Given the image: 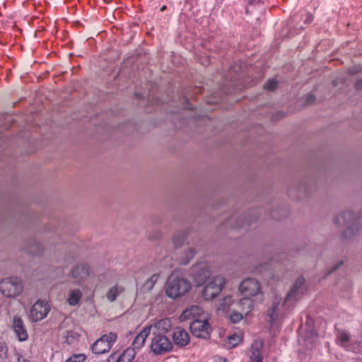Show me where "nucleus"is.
I'll return each instance as SVG.
<instances>
[{
    "label": "nucleus",
    "mask_w": 362,
    "mask_h": 362,
    "mask_svg": "<svg viewBox=\"0 0 362 362\" xmlns=\"http://www.w3.org/2000/svg\"><path fill=\"white\" fill-rule=\"evenodd\" d=\"M304 282L305 279L303 277H299L296 281L294 285L292 286L288 294L286 295L284 302L281 296L276 295L272 300V306L267 311L268 321L272 324L275 322L281 313L284 308L293 305L304 292Z\"/></svg>",
    "instance_id": "f257e3e1"
},
{
    "label": "nucleus",
    "mask_w": 362,
    "mask_h": 362,
    "mask_svg": "<svg viewBox=\"0 0 362 362\" xmlns=\"http://www.w3.org/2000/svg\"><path fill=\"white\" fill-rule=\"evenodd\" d=\"M190 288L191 284L187 279L175 274L170 276L165 286L166 296L173 299L184 296Z\"/></svg>",
    "instance_id": "f03ea898"
},
{
    "label": "nucleus",
    "mask_w": 362,
    "mask_h": 362,
    "mask_svg": "<svg viewBox=\"0 0 362 362\" xmlns=\"http://www.w3.org/2000/svg\"><path fill=\"white\" fill-rule=\"evenodd\" d=\"M23 291V284L16 276L6 277L0 281V293L8 298H15Z\"/></svg>",
    "instance_id": "7ed1b4c3"
},
{
    "label": "nucleus",
    "mask_w": 362,
    "mask_h": 362,
    "mask_svg": "<svg viewBox=\"0 0 362 362\" xmlns=\"http://www.w3.org/2000/svg\"><path fill=\"white\" fill-rule=\"evenodd\" d=\"M334 223L338 225L352 223L344 232L345 239H350L356 235L361 229L360 224L356 221V215L352 211H346L337 215L334 218Z\"/></svg>",
    "instance_id": "20e7f679"
},
{
    "label": "nucleus",
    "mask_w": 362,
    "mask_h": 362,
    "mask_svg": "<svg viewBox=\"0 0 362 362\" xmlns=\"http://www.w3.org/2000/svg\"><path fill=\"white\" fill-rule=\"evenodd\" d=\"M225 279L218 274L209 277L202 290V296L205 300H210L216 297L225 285Z\"/></svg>",
    "instance_id": "39448f33"
},
{
    "label": "nucleus",
    "mask_w": 362,
    "mask_h": 362,
    "mask_svg": "<svg viewBox=\"0 0 362 362\" xmlns=\"http://www.w3.org/2000/svg\"><path fill=\"white\" fill-rule=\"evenodd\" d=\"M150 348L154 355H163L172 350L173 343L164 334H153Z\"/></svg>",
    "instance_id": "423d86ee"
},
{
    "label": "nucleus",
    "mask_w": 362,
    "mask_h": 362,
    "mask_svg": "<svg viewBox=\"0 0 362 362\" xmlns=\"http://www.w3.org/2000/svg\"><path fill=\"white\" fill-rule=\"evenodd\" d=\"M258 219V216L256 211H252L247 214L238 216L233 215L228 220L224 222L226 227H230L233 228H240L245 226H250L255 223Z\"/></svg>",
    "instance_id": "0eeeda50"
},
{
    "label": "nucleus",
    "mask_w": 362,
    "mask_h": 362,
    "mask_svg": "<svg viewBox=\"0 0 362 362\" xmlns=\"http://www.w3.org/2000/svg\"><path fill=\"white\" fill-rule=\"evenodd\" d=\"M117 339V334L115 332H110L103 335L92 345L93 353L95 354H103L109 351Z\"/></svg>",
    "instance_id": "6e6552de"
},
{
    "label": "nucleus",
    "mask_w": 362,
    "mask_h": 362,
    "mask_svg": "<svg viewBox=\"0 0 362 362\" xmlns=\"http://www.w3.org/2000/svg\"><path fill=\"white\" fill-rule=\"evenodd\" d=\"M239 291L243 296L253 297L262 294L260 283L255 279L247 278L242 281Z\"/></svg>",
    "instance_id": "1a4fd4ad"
},
{
    "label": "nucleus",
    "mask_w": 362,
    "mask_h": 362,
    "mask_svg": "<svg viewBox=\"0 0 362 362\" xmlns=\"http://www.w3.org/2000/svg\"><path fill=\"white\" fill-rule=\"evenodd\" d=\"M49 310L50 306L47 301L38 300L31 307L29 317L33 322L40 321L47 317Z\"/></svg>",
    "instance_id": "9d476101"
},
{
    "label": "nucleus",
    "mask_w": 362,
    "mask_h": 362,
    "mask_svg": "<svg viewBox=\"0 0 362 362\" xmlns=\"http://www.w3.org/2000/svg\"><path fill=\"white\" fill-rule=\"evenodd\" d=\"M209 316L195 320L190 323L191 332L197 337L206 339L209 337L211 327L208 322Z\"/></svg>",
    "instance_id": "9b49d317"
},
{
    "label": "nucleus",
    "mask_w": 362,
    "mask_h": 362,
    "mask_svg": "<svg viewBox=\"0 0 362 362\" xmlns=\"http://www.w3.org/2000/svg\"><path fill=\"white\" fill-rule=\"evenodd\" d=\"M350 341V334L344 330H338L336 338V343L340 346L344 348L347 351L353 352L362 351V346L361 341H356L355 344H349Z\"/></svg>",
    "instance_id": "f8f14e48"
},
{
    "label": "nucleus",
    "mask_w": 362,
    "mask_h": 362,
    "mask_svg": "<svg viewBox=\"0 0 362 362\" xmlns=\"http://www.w3.org/2000/svg\"><path fill=\"white\" fill-rule=\"evenodd\" d=\"M190 275L196 285L199 286L209 278V271L204 263H198L191 267Z\"/></svg>",
    "instance_id": "ddd939ff"
},
{
    "label": "nucleus",
    "mask_w": 362,
    "mask_h": 362,
    "mask_svg": "<svg viewBox=\"0 0 362 362\" xmlns=\"http://www.w3.org/2000/svg\"><path fill=\"white\" fill-rule=\"evenodd\" d=\"M208 316V313L204 312L199 306L192 305L182 312L180 316V321L187 320H192L194 321L202 317H207Z\"/></svg>",
    "instance_id": "4468645a"
},
{
    "label": "nucleus",
    "mask_w": 362,
    "mask_h": 362,
    "mask_svg": "<svg viewBox=\"0 0 362 362\" xmlns=\"http://www.w3.org/2000/svg\"><path fill=\"white\" fill-rule=\"evenodd\" d=\"M172 327V321L168 318L162 319L153 325L148 326V328L151 329L152 334H165L168 332Z\"/></svg>",
    "instance_id": "2eb2a0df"
},
{
    "label": "nucleus",
    "mask_w": 362,
    "mask_h": 362,
    "mask_svg": "<svg viewBox=\"0 0 362 362\" xmlns=\"http://www.w3.org/2000/svg\"><path fill=\"white\" fill-rule=\"evenodd\" d=\"M136 355V351L132 347L127 348L122 354L118 355L116 353L111 354L107 362H132Z\"/></svg>",
    "instance_id": "dca6fc26"
},
{
    "label": "nucleus",
    "mask_w": 362,
    "mask_h": 362,
    "mask_svg": "<svg viewBox=\"0 0 362 362\" xmlns=\"http://www.w3.org/2000/svg\"><path fill=\"white\" fill-rule=\"evenodd\" d=\"M88 275V267L86 264H78L71 270V277L78 284L85 281Z\"/></svg>",
    "instance_id": "f3484780"
},
{
    "label": "nucleus",
    "mask_w": 362,
    "mask_h": 362,
    "mask_svg": "<svg viewBox=\"0 0 362 362\" xmlns=\"http://www.w3.org/2000/svg\"><path fill=\"white\" fill-rule=\"evenodd\" d=\"M177 260L180 264H187L195 255L194 249L189 245L176 252Z\"/></svg>",
    "instance_id": "a211bd4d"
},
{
    "label": "nucleus",
    "mask_w": 362,
    "mask_h": 362,
    "mask_svg": "<svg viewBox=\"0 0 362 362\" xmlns=\"http://www.w3.org/2000/svg\"><path fill=\"white\" fill-rule=\"evenodd\" d=\"M25 250L30 254L40 256L44 252V247L41 243L34 238H30L25 243Z\"/></svg>",
    "instance_id": "6ab92c4d"
},
{
    "label": "nucleus",
    "mask_w": 362,
    "mask_h": 362,
    "mask_svg": "<svg viewBox=\"0 0 362 362\" xmlns=\"http://www.w3.org/2000/svg\"><path fill=\"white\" fill-rule=\"evenodd\" d=\"M13 329L19 341H25L28 339V333L23 325V320L18 317H14Z\"/></svg>",
    "instance_id": "aec40b11"
},
{
    "label": "nucleus",
    "mask_w": 362,
    "mask_h": 362,
    "mask_svg": "<svg viewBox=\"0 0 362 362\" xmlns=\"http://www.w3.org/2000/svg\"><path fill=\"white\" fill-rule=\"evenodd\" d=\"M173 339L175 344L179 346H186L189 341L188 333L180 327L175 329Z\"/></svg>",
    "instance_id": "412c9836"
},
{
    "label": "nucleus",
    "mask_w": 362,
    "mask_h": 362,
    "mask_svg": "<svg viewBox=\"0 0 362 362\" xmlns=\"http://www.w3.org/2000/svg\"><path fill=\"white\" fill-rule=\"evenodd\" d=\"M151 334V329L148 327H144L141 332H140L134 338L132 345V349L135 351L139 350L145 343V341L148 336Z\"/></svg>",
    "instance_id": "4be33fe9"
},
{
    "label": "nucleus",
    "mask_w": 362,
    "mask_h": 362,
    "mask_svg": "<svg viewBox=\"0 0 362 362\" xmlns=\"http://www.w3.org/2000/svg\"><path fill=\"white\" fill-rule=\"evenodd\" d=\"M262 347V344L260 341H254L252 344L250 360L252 362H262L263 358L260 354Z\"/></svg>",
    "instance_id": "5701e85b"
},
{
    "label": "nucleus",
    "mask_w": 362,
    "mask_h": 362,
    "mask_svg": "<svg viewBox=\"0 0 362 362\" xmlns=\"http://www.w3.org/2000/svg\"><path fill=\"white\" fill-rule=\"evenodd\" d=\"M238 307L240 312L247 315L253 308V302L251 298L243 296L238 302Z\"/></svg>",
    "instance_id": "b1692460"
},
{
    "label": "nucleus",
    "mask_w": 362,
    "mask_h": 362,
    "mask_svg": "<svg viewBox=\"0 0 362 362\" xmlns=\"http://www.w3.org/2000/svg\"><path fill=\"white\" fill-rule=\"evenodd\" d=\"M82 297V293L79 289H71L69 291L66 303L71 306L77 305Z\"/></svg>",
    "instance_id": "393cba45"
},
{
    "label": "nucleus",
    "mask_w": 362,
    "mask_h": 362,
    "mask_svg": "<svg viewBox=\"0 0 362 362\" xmlns=\"http://www.w3.org/2000/svg\"><path fill=\"white\" fill-rule=\"evenodd\" d=\"M159 275L158 274H153L149 279H148L143 284L141 289L144 292H148L153 289L155 284L158 279Z\"/></svg>",
    "instance_id": "a878e982"
},
{
    "label": "nucleus",
    "mask_w": 362,
    "mask_h": 362,
    "mask_svg": "<svg viewBox=\"0 0 362 362\" xmlns=\"http://www.w3.org/2000/svg\"><path fill=\"white\" fill-rule=\"evenodd\" d=\"M296 187L301 196H308L311 193V187L307 181L300 182Z\"/></svg>",
    "instance_id": "bb28decb"
},
{
    "label": "nucleus",
    "mask_w": 362,
    "mask_h": 362,
    "mask_svg": "<svg viewBox=\"0 0 362 362\" xmlns=\"http://www.w3.org/2000/svg\"><path fill=\"white\" fill-rule=\"evenodd\" d=\"M123 288L119 286L112 287L107 293V298L110 302H113L118 295L123 292Z\"/></svg>",
    "instance_id": "cd10ccee"
},
{
    "label": "nucleus",
    "mask_w": 362,
    "mask_h": 362,
    "mask_svg": "<svg viewBox=\"0 0 362 362\" xmlns=\"http://www.w3.org/2000/svg\"><path fill=\"white\" fill-rule=\"evenodd\" d=\"M317 340V335L313 330L308 331L305 336V341L308 348H313V344Z\"/></svg>",
    "instance_id": "c85d7f7f"
},
{
    "label": "nucleus",
    "mask_w": 362,
    "mask_h": 362,
    "mask_svg": "<svg viewBox=\"0 0 362 362\" xmlns=\"http://www.w3.org/2000/svg\"><path fill=\"white\" fill-rule=\"evenodd\" d=\"M228 346L235 347L241 341L242 337L238 334H233L227 337Z\"/></svg>",
    "instance_id": "c756f323"
},
{
    "label": "nucleus",
    "mask_w": 362,
    "mask_h": 362,
    "mask_svg": "<svg viewBox=\"0 0 362 362\" xmlns=\"http://www.w3.org/2000/svg\"><path fill=\"white\" fill-rule=\"evenodd\" d=\"M185 238L184 235H176L173 238V244L176 247L177 251L183 248L185 245Z\"/></svg>",
    "instance_id": "7c9ffc66"
},
{
    "label": "nucleus",
    "mask_w": 362,
    "mask_h": 362,
    "mask_svg": "<svg viewBox=\"0 0 362 362\" xmlns=\"http://www.w3.org/2000/svg\"><path fill=\"white\" fill-rule=\"evenodd\" d=\"M232 304V298L230 296H226L221 298L219 302V309L225 310Z\"/></svg>",
    "instance_id": "2f4dec72"
},
{
    "label": "nucleus",
    "mask_w": 362,
    "mask_h": 362,
    "mask_svg": "<svg viewBox=\"0 0 362 362\" xmlns=\"http://www.w3.org/2000/svg\"><path fill=\"white\" fill-rule=\"evenodd\" d=\"M243 315H245V314L240 311L238 312V311L233 310L231 312V313L230 315V320L232 322L237 323L243 319Z\"/></svg>",
    "instance_id": "473e14b6"
},
{
    "label": "nucleus",
    "mask_w": 362,
    "mask_h": 362,
    "mask_svg": "<svg viewBox=\"0 0 362 362\" xmlns=\"http://www.w3.org/2000/svg\"><path fill=\"white\" fill-rule=\"evenodd\" d=\"M86 358L85 354H74L71 357H69L66 362H83Z\"/></svg>",
    "instance_id": "72a5a7b5"
},
{
    "label": "nucleus",
    "mask_w": 362,
    "mask_h": 362,
    "mask_svg": "<svg viewBox=\"0 0 362 362\" xmlns=\"http://www.w3.org/2000/svg\"><path fill=\"white\" fill-rule=\"evenodd\" d=\"M278 85V81L275 79L268 80L264 85V89L268 90H274L276 88Z\"/></svg>",
    "instance_id": "f704fd0d"
},
{
    "label": "nucleus",
    "mask_w": 362,
    "mask_h": 362,
    "mask_svg": "<svg viewBox=\"0 0 362 362\" xmlns=\"http://www.w3.org/2000/svg\"><path fill=\"white\" fill-rule=\"evenodd\" d=\"M7 356V347L4 342L0 341V358H6Z\"/></svg>",
    "instance_id": "c9c22d12"
},
{
    "label": "nucleus",
    "mask_w": 362,
    "mask_h": 362,
    "mask_svg": "<svg viewBox=\"0 0 362 362\" xmlns=\"http://www.w3.org/2000/svg\"><path fill=\"white\" fill-rule=\"evenodd\" d=\"M17 362H30L29 360L25 359L23 356L18 353L16 354Z\"/></svg>",
    "instance_id": "e433bc0d"
},
{
    "label": "nucleus",
    "mask_w": 362,
    "mask_h": 362,
    "mask_svg": "<svg viewBox=\"0 0 362 362\" xmlns=\"http://www.w3.org/2000/svg\"><path fill=\"white\" fill-rule=\"evenodd\" d=\"M342 264H343V261H341V260L339 261L336 264L332 266V267L329 270V272L331 273V272H335Z\"/></svg>",
    "instance_id": "4c0bfd02"
},
{
    "label": "nucleus",
    "mask_w": 362,
    "mask_h": 362,
    "mask_svg": "<svg viewBox=\"0 0 362 362\" xmlns=\"http://www.w3.org/2000/svg\"><path fill=\"white\" fill-rule=\"evenodd\" d=\"M306 100L308 103H313L315 100V97L313 95H308L307 96Z\"/></svg>",
    "instance_id": "58836bf2"
},
{
    "label": "nucleus",
    "mask_w": 362,
    "mask_h": 362,
    "mask_svg": "<svg viewBox=\"0 0 362 362\" xmlns=\"http://www.w3.org/2000/svg\"><path fill=\"white\" fill-rule=\"evenodd\" d=\"M215 362H227V360L223 358H218Z\"/></svg>",
    "instance_id": "ea45409f"
},
{
    "label": "nucleus",
    "mask_w": 362,
    "mask_h": 362,
    "mask_svg": "<svg viewBox=\"0 0 362 362\" xmlns=\"http://www.w3.org/2000/svg\"><path fill=\"white\" fill-rule=\"evenodd\" d=\"M282 116H283V114H282V113H281V112L277 113V114H276V117H278V118H280V117H282Z\"/></svg>",
    "instance_id": "a19ab883"
},
{
    "label": "nucleus",
    "mask_w": 362,
    "mask_h": 362,
    "mask_svg": "<svg viewBox=\"0 0 362 362\" xmlns=\"http://www.w3.org/2000/svg\"><path fill=\"white\" fill-rule=\"evenodd\" d=\"M349 71H350L351 74H354L355 73H356L357 71H355L353 69H349Z\"/></svg>",
    "instance_id": "79ce46f5"
},
{
    "label": "nucleus",
    "mask_w": 362,
    "mask_h": 362,
    "mask_svg": "<svg viewBox=\"0 0 362 362\" xmlns=\"http://www.w3.org/2000/svg\"><path fill=\"white\" fill-rule=\"evenodd\" d=\"M165 8V6H163V7L161 8V11H163Z\"/></svg>",
    "instance_id": "37998d69"
},
{
    "label": "nucleus",
    "mask_w": 362,
    "mask_h": 362,
    "mask_svg": "<svg viewBox=\"0 0 362 362\" xmlns=\"http://www.w3.org/2000/svg\"><path fill=\"white\" fill-rule=\"evenodd\" d=\"M359 86H360V83H359V82H358V83H357V86L358 87Z\"/></svg>",
    "instance_id": "c03bdc74"
},
{
    "label": "nucleus",
    "mask_w": 362,
    "mask_h": 362,
    "mask_svg": "<svg viewBox=\"0 0 362 362\" xmlns=\"http://www.w3.org/2000/svg\"><path fill=\"white\" fill-rule=\"evenodd\" d=\"M293 189H294V188H291V189H290V192H291V191H292Z\"/></svg>",
    "instance_id": "a18cd8bd"
}]
</instances>
